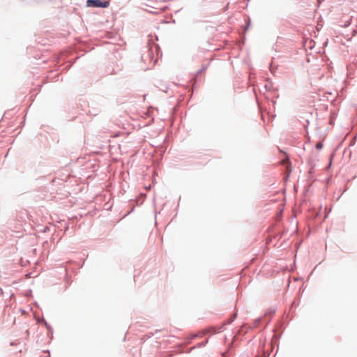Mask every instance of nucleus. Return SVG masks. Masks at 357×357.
Returning a JSON list of instances; mask_svg holds the SVG:
<instances>
[{
    "instance_id": "f257e3e1",
    "label": "nucleus",
    "mask_w": 357,
    "mask_h": 357,
    "mask_svg": "<svg viewBox=\"0 0 357 357\" xmlns=\"http://www.w3.org/2000/svg\"><path fill=\"white\" fill-rule=\"evenodd\" d=\"M87 5L89 6H93V7L106 8L108 6V3L107 2L102 3L100 0H88Z\"/></svg>"
},
{
    "instance_id": "f03ea898",
    "label": "nucleus",
    "mask_w": 357,
    "mask_h": 357,
    "mask_svg": "<svg viewBox=\"0 0 357 357\" xmlns=\"http://www.w3.org/2000/svg\"><path fill=\"white\" fill-rule=\"evenodd\" d=\"M322 147H323V144H322V143H321V142H319V143H317V144H316V148H317V149H319H319H322Z\"/></svg>"
},
{
    "instance_id": "7ed1b4c3",
    "label": "nucleus",
    "mask_w": 357,
    "mask_h": 357,
    "mask_svg": "<svg viewBox=\"0 0 357 357\" xmlns=\"http://www.w3.org/2000/svg\"><path fill=\"white\" fill-rule=\"evenodd\" d=\"M287 161V160H283L282 163L284 164Z\"/></svg>"
}]
</instances>
